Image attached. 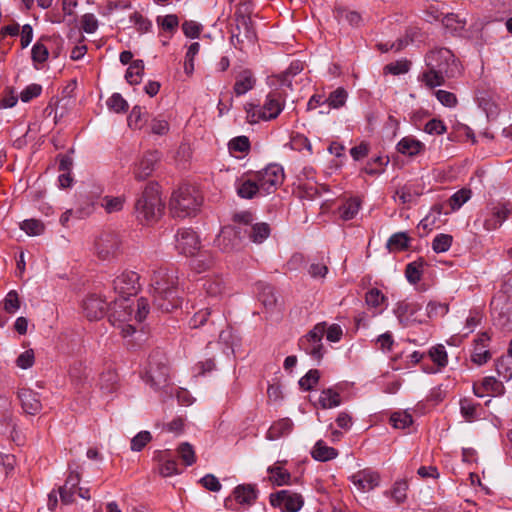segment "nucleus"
Here are the masks:
<instances>
[{
  "mask_svg": "<svg viewBox=\"0 0 512 512\" xmlns=\"http://www.w3.org/2000/svg\"><path fill=\"white\" fill-rule=\"evenodd\" d=\"M427 70L423 71L418 80L429 89L445 84L446 80L458 77L461 66L455 55L447 48L431 50L425 57Z\"/></svg>",
  "mask_w": 512,
  "mask_h": 512,
  "instance_id": "nucleus-1",
  "label": "nucleus"
},
{
  "mask_svg": "<svg viewBox=\"0 0 512 512\" xmlns=\"http://www.w3.org/2000/svg\"><path fill=\"white\" fill-rule=\"evenodd\" d=\"M178 276L173 269L160 268L151 280L153 305L162 312H170L181 304L178 296Z\"/></svg>",
  "mask_w": 512,
  "mask_h": 512,
  "instance_id": "nucleus-2",
  "label": "nucleus"
},
{
  "mask_svg": "<svg viewBox=\"0 0 512 512\" xmlns=\"http://www.w3.org/2000/svg\"><path fill=\"white\" fill-rule=\"evenodd\" d=\"M164 211V203L160 196L157 183H148L144 190L136 197L134 215L142 225H152L159 221Z\"/></svg>",
  "mask_w": 512,
  "mask_h": 512,
  "instance_id": "nucleus-3",
  "label": "nucleus"
},
{
  "mask_svg": "<svg viewBox=\"0 0 512 512\" xmlns=\"http://www.w3.org/2000/svg\"><path fill=\"white\" fill-rule=\"evenodd\" d=\"M252 7L250 3H240L236 6L232 18L231 44L238 50L244 51L254 45L257 35L251 20Z\"/></svg>",
  "mask_w": 512,
  "mask_h": 512,
  "instance_id": "nucleus-4",
  "label": "nucleus"
},
{
  "mask_svg": "<svg viewBox=\"0 0 512 512\" xmlns=\"http://www.w3.org/2000/svg\"><path fill=\"white\" fill-rule=\"evenodd\" d=\"M202 201L203 198L196 187L182 185L171 196L170 210L173 216L185 218L195 215Z\"/></svg>",
  "mask_w": 512,
  "mask_h": 512,
  "instance_id": "nucleus-5",
  "label": "nucleus"
},
{
  "mask_svg": "<svg viewBox=\"0 0 512 512\" xmlns=\"http://www.w3.org/2000/svg\"><path fill=\"white\" fill-rule=\"evenodd\" d=\"M284 99L280 92H271L266 96L262 106L249 104L246 108L247 119L250 123H258L260 120L275 119L283 110Z\"/></svg>",
  "mask_w": 512,
  "mask_h": 512,
  "instance_id": "nucleus-6",
  "label": "nucleus"
},
{
  "mask_svg": "<svg viewBox=\"0 0 512 512\" xmlns=\"http://www.w3.org/2000/svg\"><path fill=\"white\" fill-rule=\"evenodd\" d=\"M122 239L119 233L102 231L94 241V253L102 261H110L121 253Z\"/></svg>",
  "mask_w": 512,
  "mask_h": 512,
  "instance_id": "nucleus-7",
  "label": "nucleus"
},
{
  "mask_svg": "<svg viewBox=\"0 0 512 512\" xmlns=\"http://www.w3.org/2000/svg\"><path fill=\"white\" fill-rule=\"evenodd\" d=\"M140 276L134 272L125 270L121 272L114 280H113V289L116 294L119 295V299L115 301L118 302V306L128 305L127 301L131 296H134L140 290Z\"/></svg>",
  "mask_w": 512,
  "mask_h": 512,
  "instance_id": "nucleus-8",
  "label": "nucleus"
},
{
  "mask_svg": "<svg viewBox=\"0 0 512 512\" xmlns=\"http://www.w3.org/2000/svg\"><path fill=\"white\" fill-rule=\"evenodd\" d=\"M326 331V323L316 324L305 336L299 340V347L312 359L320 362L324 355L322 338Z\"/></svg>",
  "mask_w": 512,
  "mask_h": 512,
  "instance_id": "nucleus-9",
  "label": "nucleus"
},
{
  "mask_svg": "<svg viewBox=\"0 0 512 512\" xmlns=\"http://www.w3.org/2000/svg\"><path fill=\"white\" fill-rule=\"evenodd\" d=\"M262 194H269L283 183L284 170L278 164H270L266 168L254 172Z\"/></svg>",
  "mask_w": 512,
  "mask_h": 512,
  "instance_id": "nucleus-10",
  "label": "nucleus"
},
{
  "mask_svg": "<svg viewBox=\"0 0 512 512\" xmlns=\"http://www.w3.org/2000/svg\"><path fill=\"white\" fill-rule=\"evenodd\" d=\"M109 321L112 325L120 329V333L123 337L130 336L135 333L136 328L128 323L132 320L133 309L129 305H120L114 301L110 304Z\"/></svg>",
  "mask_w": 512,
  "mask_h": 512,
  "instance_id": "nucleus-11",
  "label": "nucleus"
},
{
  "mask_svg": "<svg viewBox=\"0 0 512 512\" xmlns=\"http://www.w3.org/2000/svg\"><path fill=\"white\" fill-rule=\"evenodd\" d=\"M270 504L283 512H297L304 505V498L300 493L291 490H280L270 494Z\"/></svg>",
  "mask_w": 512,
  "mask_h": 512,
  "instance_id": "nucleus-12",
  "label": "nucleus"
},
{
  "mask_svg": "<svg viewBox=\"0 0 512 512\" xmlns=\"http://www.w3.org/2000/svg\"><path fill=\"white\" fill-rule=\"evenodd\" d=\"M175 247L185 256H194L200 249V239L190 228H181L175 235Z\"/></svg>",
  "mask_w": 512,
  "mask_h": 512,
  "instance_id": "nucleus-13",
  "label": "nucleus"
},
{
  "mask_svg": "<svg viewBox=\"0 0 512 512\" xmlns=\"http://www.w3.org/2000/svg\"><path fill=\"white\" fill-rule=\"evenodd\" d=\"M215 244L226 253L240 250L243 244L241 231L236 230L231 225L225 226L216 237Z\"/></svg>",
  "mask_w": 512,
  "mask_h": 512,
  "instance_id": "nucleus-14",
  "label": "nucleus"
},
{
  "mask_svg": "<svg viewBox=\"0 0 512 512\" xmlns=\"http://www.w3.org/2000/svg\"><path fill=\"white\" fill-rule=\"evenodd\" d=\"M169 368L162 362L154 358L149 361L148 369L146 370V382L154 389H160L168 384Z\"/></svg>",
  "mask_w": 512,
  "mask_h": 512,
  "instance_id": "nucleus-15",
  "label": "nucleus"
},
{
  "mask_svg": "<svg viewBox=\"0 0 512 512\" xmlns=\"http://www.w3.org/2000/svg\"><path fill=\"white\" fill-rule=\"evenodd\" d=\"M354 486L361 492H369L380 485V473L372 468H364L349 477Z\"/></svg>",
  "mask_w": 512,
  "mask_h": 512,
  "instance_id": "nucleus-16",
  "label": "nucleus"
},
{
  "mask_svg": "<svg viewBox=\"0 0 512 512\" xmlns=\"http://www.w3.org/2000/svg\"><path fill=\"white\" fill-rule=\"evenodd\" d=\"M159 160L160 153L158 151L146 152L134 166V178L138 181L147 179L156 169Z\"/></svg>",
  "mask_w": 512,
  "mask_h": 512,
  "instance_id": "nucleus-17",
  "label": "nucleus"
},
{
  "mask_svg": "<svg viewBox=\"0 0 512 512\" xmlns=\"http://www.w3.org/2000/svg\"><path fill=\"white\" fill-rule=\"evenodd\" d=\"M512 212V205L509 202L498 203L492 208L491 214L485 218L483 227L486 231L498 229Z\"/></svg>",
  "mask_w": 512,
  "mask_h": 512,
  "instance_id": "nucleus-18",
  "label": "nucleus"
},
{
  "mask_svg": "<svg viewBox=\"0 0 512 512\" xmlns=\"http://www.w3.org/2000/svg\"><path fill=\"white\" fill-rule=\"evenodd\" d=\"M108 310V304L96 294L88 295L83 301V312L89 320L101 319Z\"/></svg>",
  "mask_w": 512,
  "mask_h": 512,
  "instance_id": "nucleus-19",
  "label": "nucleus"
},
{
  "mask_svg": "<svg viewBox=\"0 0 512 512\" xmlns=\"http://www.w3.org/2000/svg\"><path fill=\"white\" fill-rule=\"evenodd\" d=\"M18 399L20 400L21 407L26 414L36 415L42 409L39 394L29 388L19 389Z\"/></svg>",
  "mask_w": 512,
  "mask_h": 512,
  "instance_id": "nucleus-20",
  "label": "nucleus"
},
{
  "mask_svg": "<svg viewBox=\"0 0 512 512\" xmlns=\"http://www.w3.org/2000/svg\"><path fill=\"white\" fill-rule=\"evenodd\" d=\"M236 190L238 196L243 199H252L257 194H262L254 173L249 174L247 178L242 177L238 179L236 182Z\"/></svg>",
  "mask_w": 512,
  "mask_h": 512,
  "instance_id": "nucleus-21",
  "label": "nucleus"
},
{
  "mask_svg": "<svg viewBox=\"0 0 512 512\" xmlns=\"http://www.w3.org/2000/svg\"><path fill=\"white\" fill-rule=\"evenodd\" d=\"M396 149L403 155L414 157L425 151V144L413 136H406L397 143Z\"/></svg>",
  "mask_w": 512,
  "mask_h": 512,
  "instance_id": "nucleus-22",
  "label": "nucleus"
},
{
  "mask_svg": "<svg viewBox=\"0 0 512 512\" xmlns=\"http://www.w3.org/2000/svg\"><path fill=\"white\" fill-rule=\"evenodd\" d=\"M256 84V78L249 69L242 70L238 73L233 86L236 96H242L252 90Z\"/></svg>",
  "mask_w": 512,
  "mask_h": 512,
  "instance_id": "nucleus-23",
  "label": "nucleus"
},
{
  "mask_svg": "<svg viewBox=\"0 0 512 512\" xmlns=\"http://www.w3.org/2000/svg\"><path fill=\"white\" fill-rule=\"evenodd\" d=\"M155 458L160 462L159 473L163 477H170L180 473L175 459L171 458L170 451H158Z\"/></svg>",
  "mask_w": 512,
  "mask_h": 512,
  "instance_id": "nucleus-24",
  "label": "nucleus"
},
{
  "mask_svg": "<svg viewBox=\"0 0 512 512\" xmlns=\"http://www.w3.org/2000/svg\"><path fill=\"white\" fill-rule=\"evenodd\" d=\"M428 355L434 364L437 365V369L434 368H425L423 370L427 373H436L440 371L442 368L446 367L448 364V355L446 349L443 345L438 344L430 348Z\"/></svg>",
  "mask_w": 512,
  "mask_h": 512,
  "instance_id": "nucleus-25",
  "label": "nucleus"
},
{
  "mask_svg": "<svg viewBox=\"0 0 512 512\" xmlns=\"http://www.w3.org/2000/svg\"><path fill=\"white\" fill-rule=\"evenodd\" d=\"M233 495L238 503L251 505L257 498V490L251 484L238 485L234 488Z\"/></svg>",
  "mask_w": 512,
  "mask_h": 512,
  "instance_id": "nucleus-26",
  "label": "nucleus"
},
{
  "mask_svg": "<svg viewBox=\"0 0 512 512\" xmlns=\"http://www.w3.org/2000/svg\"><path fill=\"white\" fill-rule=\"evenodd\" d=\"M311 456L320 462L332 460L338 456V451L330 446H327L323 440H318L312 451Z\"/></svg>",
  "mask_w": 512,
  "mask_h": 512,
  "instance_id": "nucleus-27",
  "label": "nucleus"
},
{
  "mask_svg": "<svg viewBox=\"0 0 512 512\" xmlns=\"http://www.w3.org/2000/svg\"><path fill=\"white\" fill-rule=\"evenodd\" d=\"M492 306V314L496 324L504 330L512 331V307L506 305L498 310L494 306V302H492Z\"/></svg>",
  "mask_w": 512,
  "mask_h": 512,
  "instance_id": "nucleus-28",
  "label": "nucleus"
},
{
  "mask_svg": "<svg viewBox=\"0 0 512 512\" xmlns=\"http://www.w3.org/2000/svg\"><path fill=\"white\" fill-rule=\"evenodd\" d=\"M293 429V422L289 418H283L274 422L267 432V438L270 440L278 439L288 435Z\"/></svg>",
  "mask_w": 512,
  "mask_h": 512,
  "instance_id": "nucleus-29",
  "label": "nucleus"
},
{
  "mask_svg": "<svg viewBox=\"0 0 512 512\" xmlns=\"http://www.w3.org/2000/svg\"><path fill=\"white\" fill-rule=\"evenodd\" d=\"M419 310V306L408 301H400L397 303L394 313L400 323L407 325L411 316Z\"/></svg>",
  "mask_w": 512,
  "mask_h": 512,
  "instance_id": "nucleus-30",
  "label": "nucleus"
},
{
  "mask_svg": "<svg viewBox=\"0 0 512 512\" xmlns=\"http://www.w3.org/2000/svg\"><path fill=\"white\" fill-rule=\"evenodd\" d=\"M334 16L338 22L346 21L351 26L358 27L362 22V16L357 11L348 10L345 7L337 6L334 9Z\"/></svg>",
  "mask_w": 512,
  "mask_h": 512,
  "instance_id": "nucleus-31",
  "label": "nucleus"
},
{
  "mask_svg": "<svg viewBox=\"0 0 512 512\" xmlns=\"http://www.w3.org/2000/svg\"><path fill=\"white\" fill-rule=\"evenodd\" d=\"M318 403L323 409H331L341 404V396L332 388L324 389L318 398Z\"/></svg>",
  "mask_w": 512,
  "mask_h": 512,
  "instance_id": "nucleus-32",
  "label": "nucleus"
},
{
  "mask_svg": "<svg viewBox=\"0 0 512 512\" xmlns=\"http://www.w3.org/2000/svg\"><path fill=\"white\" fill-rule=\"evenodd\" d=\"M408 483L405 480H397L391 490L385 491L386 496H390L397 505L403 504L407 499Z\"/></svg>",
  "mask_w": 512,
  "mask_h": 512,
  "instance_id": "nucleus-33",
  "label": "nucleus"
},
{
  "mask_svg": "<svg viewBox=\"0 0 512 512\" xmlns=\"http://www.w3.org/2000/svg\"><path fill=\"white\" fill-rule=\"evenodd\" d=\"M409 241L407 233L397 232L389 237L386 247L390 252L403 251L409 247Z\"/></svg>",
  "mask_w": 512,
  "mask_h": 512,
  "instance_id": "nucleus-34",
  "label": "nucleus"
},
{
  "mask_svg": "<svg viewBox=\"0 0 512 512\" xmlns=\"http://www.w3.org/2000/svg\"><path fill=\"white\" fill-rule=\"evenodd\" d=\"M360 206V199L350 198L339 207V215L345 221L351 220L357 215Z\"/></svg>",
  "mask_w": 512,
  "mask_h": 512,
  "instance_id": "nucleus-35",
  "label": "nucleus"
},
{
  "mask_svg": "<svg viewBox=\"0 0 512 512\" xmlns=\"http://www.w3.org/2000/svg\"><path fill=\"white\" fill-rule=\"evenodd\" d=\"M259 300L263 306L271 310L277 303V297L274 292V288L268 284H259Z\"/></svg>",
  "mask_w": 512,
  "mask_h": 512,
  "instance_id": "nucleus-36",
  "label": "nucleus"
},
{
  "mask_svg": "<svg viewBox=\"0 0 512 512\" xmlns=\"http://www.w3.org/2000/svg\"><path fill=\"white\" fill-rule=\"evenodd\" d=\"M118 376L115 371L108 370L103 372L99 378V387L105 394L112 393L116 390Z\"/></svg>",
  "mask_w": 512,
  "mask_h": 512,
  "instance_id": "nucleus-37",
  "label": "nucleus"
},
{
  "mask_svg": "<svg viewBox=\"0 0 512 512\" xmlns=\"http://www.w3.org/2000/svg\"><path fill=\"white\" fill-rule=\"evenodd\" d=\"M144 71V62L143 60L137 59L131 62L130 66L128 67L125 79L128 83L131 85H135L140 83L141 77L143 75Z\"/></svg>",
  "mask_w": 512,
  "mask_h": 512,
  "instance_id": "nucleus-38",
  "label": "nucleus"
},
{
  "mask_svg": "<svg viewBox=\"0 0 512 512\" xmlns=\"http://www.w3.org/2000/svg\"><path fill=\"white\" fill-rule=\"evenodd\" d=\"M267 471L271 475L270 480L277 486L290 484L291 474L281 466H270Z\"/></svg>",
  "mask_w": 512,
  "mask_h": 512,
  "instance_id": "nucleus-39",
  "label": "nucleus"
},
{
  "mask_svg": "<svg viewBox=\"0 0 512 512\" xmlns=\"http://www.w3.org/2000/svg\"><path fill=\"white\" fill-rule=\"evenodd\" d=\"M443 25L454 34H460L466 25V20L461 19L457 14L448 13L442 18Z\"/></svg>",
  "mask_w": 512,
  "mask_h": 512,
  "instance_id": "nucleus-40",
  "label": "nucleus"
},
{
  "mask_svg": "<svg viewBox=\"0 0 512 512\" xmlns=\"http://www.w3.org/2000/svg\"><path fill=\"white\" fill-rule=\"evenodd\" d=\"M347 97V91L343 87H338L326 98V104H328L329 108L339 109L345 105Z\"/></svg>",
  "mask_w": 512,
  "mask_h": 512,
  "instance_id": "nucleus-41",
  "label": "nucleus"
},
{
  "mask_svg": "<svg viewBox=\"0 0 512 512\" xmlns=\"http://www.w3.org/2000/svg\"><path fill=\"white\" fill-rule=\"evenodd\" d=\"M125 202V196H105L101 200V207L104 208L107 213H114L121 211Z\"/></svg>",
  "mask_w": 512,
  "mask_h": 512,
  "instance_id": "nucleus-42",
  "label": "nucleus"
},
{
  "mask_svg": "<svg viewBox=\"0 0 512 512\" xmlns=\"http://www.w3.org/2000/svg\"><path fill=\"white\" fill-rule=\"evenodd\" d=\"M270 235V227L267 223H255L250 229V241L262 243Z\"/></svg>",
  "mask_w": 512,
  "mask_h": 512,
  "instance_id": "nucleus-43",
  "label": "nucleus"
},
{
  "mask_svg": "<svg viewBox=\"0 0 512 512\" xmlns=\"http://www.w3.org/2000/svg\"><path fill=\"white\" fill-rule=\"evenodd\" d=\"M495 367L499 377L505 381L512 379V359L502 356L496 361Z\"/></svg>",
  "mask_w": 512,
  "mask_h": 512,
  "instance_id": "nucleus-44",
  "label": "nucleus"
},
{
  "mask_svg": "<svg viewBox=\"0 0 512 512\" xmlns=\"http://www.w3.org/2000/svg\"><path fill=\"white\" fill-rule=\"evenodd\" d=\"M177 452L186 466H191L196 462L195 451L190 443H181L177 448Z\"/></svg>",
  "mask_w": 512,
  "mask_h": 512,
  "instance_id": "nucleus-45",
  "label": "nucleus"
},
{
  "mask_svg": "<svg viewBox=\"0 0 512 512\" xmlns=\"http://www.w3.org/2000/svg\"><path fill=\"white\" fill-rule=\"evenodd\" d=\"M479 407V404L467 398L460 401L461 414L467 421H473L478 417L477 410Z\"/></svg>",
  "mask_w": 512,
  "mask_h": 512,
  "instance_id": "nucleus-46",
  "label": "nucleus"
},
{
  "mask_svg": "<svg viewBox=\"0 0 512 512\" xmlns=\"http://www.w3.org/2000/svg\"><path fill=\"white\" fill-rule=\"evenodd\" d=\"M453 237L449 234H438L433 242L432 248L436 253H443L450 249L452 245Z\"/></svg>",
  "mask_w": 512,
  "mask_h": 512,
  "instance_id": "nucleus-47",
  "label": "nucleus"
},
{
  "mask_svg": "<svg viewBox=\"0 0 512 512\" xmlns=\"http://www.w3.org/2000/svg\"><path fill=\"white\" fill-rule=\"evenodd\" d=\"M20 227L26 234L30 236H38L44 231L43 223L36 219L24 220Z\"/></svg>",
  "mask_w": 512,
  "mask_h": 512,
  "instance_id": "nucleus-48",
  "label": "nucleus"
},
{
  "mask_svg": "<svg viewBox=\"0 0 512 512\" xmlns=\"http://www.w3.org/2000/svg\"><path fill=\"white\" fill-rule=\"evenodd\" d=\"M200 45L198 42L192 43L186 52L184 71L186 74L191 75L194 71V57L198 54Z\"/></svg>",
  "mask_w": 512,
  "mask_h": 512,
  "instance_id": "nucleus-49",
  "label": "nucleus"
},
{
  "mask_svg": "<svg viewBox=\"0 0 512 512\" xmlns=\"http://www.w3.org/2000/svg\"><path fill=\"white\" fill-rule=\"evenodd\" d=\"M390 422L397 429H404L412 424V416L406 411L394 412Z\"/></svg>",
  "mask_w": 512,
  "mask_h": 512,
  "instance_id": "nucleus-50",
  "label": "nucleus"
},
{
  "mask_svg": "<svg viewBox=\"0 0 512 512\" xmlns=\"http://www.w3.org/2000/svg\"><path fill=\"white\" fill-rule=\"evenodd\" d=\"M411 63L408 60H398L384 67L385 74L400 75L409 71Z\"/></svg>",
  "mask_w": 512,
  "mask_h": 512,
  "instance_id": "nucleus-51",
  "label": "nucleus"
},
{
  "mask_svg": "<svg viewBox=\"0 0 512 512\" xmlns=\"http://www.w3.org/2000/svg\"><path fill=\"white\" fill-rule=\"evenodd\" d=\"M319 378V371L317 369H311L299 380V385L303 390L309 391L318 383Z\"/></svg>",
  "mask_w": 512,
  "mask_h": 512,
  "instance_id": "nucleus-52",
  "label": "nucleus"
},
{
  "mask_svg": "<svg viewBox=\"0 0 512 512\" xmlns=\"http://www.w3.org/2000/svg\"><path fill=\"white\" fill-rule=\"evenodd\" d=\"M422 264L416 261L409 263L405 269V276L409 283L416 284L422 277Z\"/></svg>",
  "mask_w": 512,
  "mask_h": 512,
  "instance_id": "nucleus-53",
  "label": "nucleus"
},
{
  "mask_svg": "<svg viewBox=\"0 0 512 512\" xmlns=\"http://www.w3.org/2000/svg\"><path fill=\"white\" fill-rule=\"evenodd\" d=\"M471 196L470 190L467 189H461L457 192H455L450 198H449V205L453 211L459 209L464 203H466Z\"/></svg>",
  "mask_w": 512,
  "mask_h": 512,
  "instance_id": "nucleus-54",
  "label": "nucleus"
},
{
  "mask_svg": "<svg viewBox=\"0 0 512 512\" xmlns=\"http://www.w3.org/2000/svg\"><path fill=\"white\" fill-rule=\"evenodd\" d=\"M146 112L140 106H134L128 116V125L134 129H141L143 126V117Z\"/></svg>",
  "mask_w": 512,
  "mask_h": 512,
  "instance_id": "nucleus-55",
  "label": "nucleus"
},
{
  "mask_svg": "<svg viewBox=\"0 0 512 512\" xmlns=\"http://www.w3.org/2000/svg\"><path fill=\"white\" fill-rule=\"evenodd\" d=\"M491 358V353L486 346H474L471 361L477 365H483Z\"/></svg>",
  "mask_w": 512,
  "mask_h": 512,
  "instance_id": "nucleus-56",
  "label": "nucleus"
},
{
  "mask_svg": "<svg viewBox=\"0 0 512 512\" xmlns=\"http://www.w3.org/2000/svg\"><path fill=\"white\" fill-rule=\"evenodd\" d=\"M231 152L247 153L250 149V141L247 136H238L230 140L228 144Z\"/></svg>",
  "mask_w": 512,
  "mask_h": 512,
  "instance_id": "nucleus-57",
  "label": "nucleus"
},
{
  "mask_svg": "<svg viewBox=\"0 0 512 512\" xmlns=\"http://www.w3.org/2000/svg\"><path fill=\"white\" fill-rule=\"evenodd\" d=\"M152 439L149 431H141L131 440V450L141 451Z\"/></svg>",
  "mask_w": 512,
  "mask_h": 512,
  "instance_id": "nucleus-58",
  "label": "nucleus"
},
{
  "mask_svg": "<svg viewBox=\"0 0 512 512\" xmlns=\"http://www.w3.org/2000/svg\"><path fill=\"white\" fill-rule=\"evenodd\" d=\"M434 94L437 100L445 107L453 108L457 105V97L452 92L439 89Z\"/></svg>",
  "mask_w": 512,
  "mask_h": 512,
  "instance_id": "nucleus-59",
  "label": "nucleus"
},
{
  "mask_svg": "<svg viewBox=\"0 0 512 512\" xmlns=\"http://www.w3.org/2000/svg\"><path fill=\"white\" fill-rule=\"evenodd\" d=\"M98 20L92 13H86L81 17V28L87 34H92L98 29Z\"/></svg>",
  "mask_w": 512,
  "mask_h": 512,
  "instance_id": "nucleus-60",
  "label": "nucleus"
},
{
  "mask_svg": "<svg viewBox=\"0 0 512 512\" xmlns=\"http://www.w3.org/2000/svg\"><path fill=\"white\" fill-rule=\"evenodd\" d=\"M424 131L431 135H442L447 131V127L442 120L433 118L426 123Z\"/></svg>",
  "mask_w": 512,
  "mask_h": 512,
  "instance_id": "nucleus-61",
  "label": "nucleus"
},
{
  "mask_svg": "<svg viewBox=\"0 0 512 512\" xmlns=\"http://www.w3.org/2000/svg\"><path fill=\"white\" fill-rule=\"evenodd\" d=\"M149 127L152 134L159 136L165 135L169 131V123L165 119L159 117L153 118Z\"/></svg>",
  "mask_w": 512,
  "mask_h": 512,
  "instance_id": "nucleus-62",
  "label": "nucleus"
},
{
  "mask_svg": "<svg viewBox=\"0 0 512 512\" xmlns=\"http://www.w3.org/2000/svg\"><path fill=\"white\" fill-rule=\"evenodd\" d=\"M211 314L212 312L209 308L199 310L190 319L189 326L194 329L203 326L208 321Z\"/></svg>",
  "mask_w": 512,
  "mask_h": 512,
  "instance_id": "nucleus-63",
  "label": "nucleus"
},
{
  "mask_svg": "<svg viewBox=\"0 0 512 512\" xmlns=\"http://www.w3.org/2000/svg\"><path fill=\"white\" fill-rule=\"evenodd\" d=\"M108 106L115 112L120 113L128 109L127 101L119 94L114 93L107 101Z\"/></svg>",
  "mask_w": 512,
  "mask_h": 512,
  "instance_id": "nucleus-64",
  "label": "nucleus"
}]
</instances>
